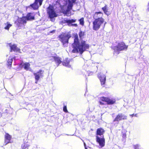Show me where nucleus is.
<instances>
[{"label":"nucleus","mask_w":149,"mask_h":149,"mask_svg":"<svg viewBox=\"0 0 149 149\" xmlns=\"http://www.w3.org/2000/svg\"><path fill=\"white\" fill-rule=\"evenodd\" d=\"M74 40L72 44V48L73 49L72 52L73 53H79L82 54L86 49L89 48V45L86 43L85 40H82L79 42L78 36L77 33H75L74 36Z\"/></svg>","instance_id":"f257e3e1"},{"label":"nucleus","mask_w":149,"mask_h":149,"mask_svg":"<svg viewBox=\"0 0 149 149\" xmlns=\"http://www.w3.org/2000/svg\"><path fill=\"white\" fill-rule=\"evenodd\" d=\"M103 14L101 11L95 12L93 15L94 20L93 22V30L97 31L104 22V19L103 18Z\"/></svg>","instance_id":"f03ea898"},{"label":"nucleus","mask_w":149,"mask_h":149,"mask_svg":"<svg viewBox=\"0 0 149 149\" xmlns=\"http://www.w3.org/2000/svg\"><path fill=\"white\" fill-rule=\"evenodd\" d=\"M99 101L100 104L101 105H104V104L102 102H106L108 105H112L116 103V99L114 98H110L108 97H100Z\"/></svg>","instance_id":"7ed1b4c3"},{"label":"nucleus","mask_w":149,"mask_h":149,"mask_svg":"<svg viewBox=\"0 0 149 149\" xmlns=\"http://www.w3.org/2000/svg\"><path fill=\"white\" fill-rule=\"evenodd\" d=\"M128 47V46L126 45L124 42H118L117 45L113 47L112 48L115 52H118L119 54L121 51L127 50Z\"/></svg>","instance_id":"20e7f679"},{"label":"nucleus","mask_w":149,"mask_h":149,"mask_svg":"<svg viewBox=\"0 0 149 149\" xmlns=\"http://www.w3.org/2000/svg\"><path fill=\"white\" fill-rule=\"evenodd\" d=\"M70 34H66L63 33L58 36V38L59 40L61 41L63 45L68 44L69 42V40L71 37Z\"/></svg>","instance_id":"39448f33"},{"label":"nucleus","mask_w":149,"mask_h":149,"mask_svg":"<svg viewBox=\"0 0 149 149\" xmlns=\"http://www.w3.org/2000/svg\"><path fill=\"white\" fill-rule=\"evenodd\" d=\"M43 1L44 0H35L34 2L31 4L29 6V7H31L34 10H37L39 8V7L42 5Z\"/></svg>","instance_id":"423d86ee"},{"label":"nucleus","mask_w":149,"mask_h":149,"mask_svg":"<svg viewBox=\"0 0 149 149\" xmlns=\"http://www.w3.org/2000/svg\"><path fill=\"white\" fill-rule=\"evenodd\" d=\"M127 118V116L123 113H120L117 115L113 119V122H117V124L119 123L120 121L126 120Z\"/></svg>","instance_id":"0eeeda50"},{"label":"nucleus","mask_w":149,"mask_h":149,"mask_svg":"<svg viewBox=\"0 0 149 149\" xmlns=\"http://www.w3.org/2000/svg\"><path fill=\"white\" fill-rule=\"evenodd\" d=\"M26 23L27 21L24 16L18 18L15 22L18 27H21L22 25L24 26Z\"/></svg>","instance_id":"6e6552de"},{"label":"nucleus","mask_w":149,"mask_h":149,"mask_svg":"<svg viewBox=\"0 0 149 149\" xmlns=\"http://www.w3.org/2000/svg\"><path fill=\"white\" fill-rule=\"evenodd\" d=\"M96 140L97 143L99 144L101 148H102L105 146V139L104 136H101V137H99L98 136H96Z\"/></svg>","instance_id":"1a4fd4ad"},{"label":"nucleus","mask_w":149,"mask_h":149,"mask_svg":"<svg viewBox=\"0 0 149 149\" xmlns=\"http://www.w3.org/2000/svg\"><path fill=\"white\" fill-rule=\"evenodd\" d=\"M49 17L50 19H52L57 17V15L55 11L54 8L52 7H49L47 11Z\"/></svg>","instance_id":"9d476101"},{"label":"nucleus","mask_w":149,"mask_h":149,"mask_svg":"<svg viewBox=\"0 0 149 149\" xmlns=\"http://www.w3.org/2000/svg\"><path fill=\"white\" fill-rule=\"evenodd\" d=\"M44 72L43 70H40L38 72L33 73L35 76V78L36 80L35 83L37 84L38 81L39 80L40 77L43 76V73Z\"/></svg>","instance_id":"9b49d317"},{"label":"nucleus","mask_w":149,"mask_h":149,"mask_svg":"<svg viewBox=\"0 0 149 149\" xmlns=\"http://www.w3.org/2000/svg\"><path fill=\"white\" fill-rule=\"evenodd\" d=\"M8 45L10 47V52L14 51L18 52L19 53H21L20 49L17 47V45L16 44H13L12 45L11 43H9Z\"/></svg>","instance_id":"f8f14e48"},{"label":"nucleus","mask_w":149,"mask_h":149,"mask_svg":"<svg viewBox=\"0 0 149 149\" xmlns=\"http://www.w3.org/2000/svg\"><path fill=\"white\" fill-rule=\"evenodd\" d=\"M12 136L8 133H6L4 136V145L6 146L9 143H13L11 140Z\"/></svg>","instance_id":"ddd939ff"},{"label":"nucleus","mask_w":149,"mask_h":149,"mask_svg":"<svg viewBox=\"0 0 149 149\" xmlns=\"http://www.w3.org/2000/svg\"><path fill=\"white\" fill-rule=\"evenodd\" d=\"M98 77L100 80L101 85L103 87H104L106 81L105 76L104 75L99 74L98 75Z\"/></svg>","instance_id":"4468645a"},{"label":"nucleus","mask_w":149,"mask_h":149,"mask_svg":"<svg viewBox=\"0 0 149 149\" xmlns=\"http://www.w3.org/2000/svg\"><path fill=\"white\" fill-rule=\"evenodd\" d=\"M24 17L26 21H31L35 19L34 15L31 13H28Z\"/></svg>","instance_id":"2eb2a0df"},{"label":"nucleus","mask_w":149,"mask_h":149,"mask_svg":"<svg viewBox=\"0 0 149 149\" xmlns=\"http://www.w3.org/2000/svg\"><path fill=\"white\" fill-rule=\"evenodd\" d=\"M105 130L101 127L98 128L96 130V136H102L105 132Z\"/></svg>","instance_id":"dca6fc26"},{"label":"nucleus","mask_w":149,"mask_h":149,"mask_svg":"<svg viewBox=\"0 0 149 149\" xmlns=\"http://www.w3.org/2000/svg\"><path fill=\"white\" fill-rule=\"evenodd\" d=\"M30 65V64L29 63L27 62L24 63L23 62H22L20 63L19 65V67L22 68L24 66V68L26 70H29Z\"/></svg>","instance_id":"f3484780"},{"label":"nucleus","mask_w":149,"mask_h":149,"mask_svg":"<svg viewBox=\"0 0 149 149\" xmlns=\"http://www.w3.org/2000/svg\"><path fill=\"white\" fill-rule=\"evenodd\" d=\"M56 63H57L58 65L60 64L62 61L61 60V58L59 57L56 56H53V57Z\"/></svg>","instance_id":"a211bd4d"},{"label":"nucleus","mask_w":149,"mask_h":149,"mask_svg":"<svg viewBox=\"0 0 149 149\" xmlns=\"http://www.w3.org/2000/svg\"><path fill=\"white\" fill-rule=\"evenodd\" d=\"M102 9L103 10L104 13L108 15H109L110 14V13L108 11V8L107 6L106 5L104 7L102 8Z\"/></svg>","instance_id":"6ab92c4d"},{"label":"nucleus","mask_w":149,"mask_h":149,"mask_svg":"<svg viewBox=\"0 0 149 149\" xmlns=\"http://www.w3.org/2000/svg\"><path fill=\"white\" fill-rule=\"evenodd\" d=\"M30 145L28 142H24L21 145V148L22 149H28Z\"/></svg>","instance_id":"aec40b11"},{"label":"nucleus","mask_w":149,"mask_h":149,"mask_svg":"<svg viewBox=\"0 0 149 149\" xmlns=\"http://www.w3.org/2000/svg\"><path fill=\"white\" fill-rule=\"evenodd\" d=\"M13 61V60L12 58H9L7 60V65L8 67H9L10 68L11 67Z\"/></svg>","instance_id":"412c9836"},{"label":"nucleus","mask_w":149,"mask_h":149,"mask_svg":"<svg viewBox=\"0 0 149 149\" xmlns=\"http://www.w3.org/2000/svg\"><path fill=\"white\" fill-rule=\"evenodd\" d=\"M73 6L72 3L71 2V1H69V4L68 6V9L69 10H71L72 9Z\"/></svg>","instance_id":"4be33fe9"},{"label":"nucleus","mask_w":149,"mask_h":149,"mask_svg":"<svg viewBox=\"0 0 149 149\" xmlns=\"http://www.w3.org/2000/svg\"><path fill=\"white\" fill-rule=\"evenodd\" d=\"M69 61L68 60H64L62 63V64L63 65L68 66L69 64Z\"/></svg>","instance_id":"5701e85b"},{"label":"nucleus","mask_w":149,"mask_h":149,"mask_svg":"<svg viewBox=\"0 0 149 149\" xmlns=\"http://www.w3.org/2000/svg\"><path fill=\"white\" fill-rule=\"evenodd\" d=\"M80 24L82 26H83L84 24V18L83 17H82L79 20Z\"/></svg>","instance_id":"b1692460"},{"label":"nucleus","mask_w":149,"mask_h":149,"mask_svg":"<svg viewBox=\"0 0 149 149\" xmlns=\"http://www.w3.org/2000/svg\"><path fill=\"white\" fill-rule=\"evenodd\" d=\"M7 25L4 27V29H5L8 30L9 28L11 26H12V25L8 23V22H7Z\"/></svg>","instance_id":"393cba45"},{"label":"nucleus","mask_w":149,"mask_h":149,"mask_svg":"<svg viewBox=\"0 0 149 149\" xmlns=\"http://www.w3.org/2000/svg\"><path fill=\"white\" fill-rule=\"evenodd\" d=\"M79 35L80 38H81L84 36V32L82 31H81L79 32Z\"/></svg>","instance_id":"a878e982"},{"label":"nucleus","mask_w":149,"mask_h":149,"mask_svg":"<svg viewBox=\"0 0 149 149\" xmlns=\"http://www.w3.org/2000/svg\"><path fill=\"white\" fill-rule=\"evenodd\" d=\"M69 20H64L62 21V22L64 24H65L67 23L68 24V25L69 26H70V25L69 23Z\"/></svg>","instance_id":"bb28decb"},{"label":"nucleus","mask_w":149,"mask_h":149,"mask_svg":"<svg viewBox=\"0 0 149 149\" xmlns=\"http://www.w3.org/2000/svg\"><path fill=\"white\" fill-rule=\"evenodd\" d=\"M63 110L65 113H67L68 112V111L67 110V106L66 105H65L64 104V107H63Z\"/></svg>","instance_id":"cd10ccee"},{"label":"nucleus","mask_w":149,"mask_h":149,"mask_svg":"<svg viewBox=\"0 0 149 149\" xmlns=\"http://www.w3.org/2000/svg\"><path fill=\"white\" fill-rule=\"evenodd\" d=\"M133 146L134 149H140V146L139 144L134 145Z\"/></svg>","instance_id":"c85d7f7f"},{"label":"nucleus","mask_w":149,"mask_h":149,"mask_svg":"<svg viewBox=\"0 0 149 149\" xmlns=\"http://www.w3.org/2000/svg\"><path fill=\"white\" fill-rule=\"evenodd\" d=\"M76 19H71V20H69V23H70V24L71 23L73 22H74L76 21Z\"/></svg>","instance_id":"c756f323"},{"label":"nucleus","mask_w":149,"mask_h":149,"mask_svg":"<svg viewBox=\"0 0 149 149\" xmlns=\"http://www.w3.org/2000/svg\"><path fill=\"white\" fill-rule=\"evenodd\" d=\"M68 10H66L63 12V13L65 14V15H67L68 12Z\"/></svg>","instance_id":"7c9ffc66"},{"label":"nucleus","mask_w":149,"mask_h":149,"mask_svg":"<svg viewBox=\"0 0 149 149\" xmlns=\"http://www.w3.org/2000/svg\"><path fill=\"white\" fill-rule=\"evenodd\" d=\"M122 137L123 138H125L126 137V133H124L123 134Z\"/></svg>","instance_id":"2f4dec72"},{"label":"nucleus","mask_w":149,"mask_h":149,"mask_svg":"<svg viewBox=\"0 0 149 149\" xmlns=\"http://www.w3.org/2000/svg\"><path fill=\"white\" fill-rule=\"evenodd\" d=\"M74 26L76 27H77V24H72L71 25L70 24V26Z\"/></svg>","instance_id":"473e14b6"},{"label":"nucleus","mask_w":149,"mask_h":149,"mask_svg":"<svg viewBox=\"0 0 149 149\" xmlns=\"http://www.w3.org/2000/svg\"><path fill=\"white\" fill-rule=\"evenodd\" d=\"M55 30H53L52 31H50V33H54V32H55Z\"/></svg>","instance_id":"72a5a7b5"},{"label":"nucleus","mask_w":149,"mask_h":149,"mask_svg":"<svg viewBox=\"0 0 149 149\" xmlns=\"http://www.w3.org/2000/svg\"><path fill=\"white\" fill-rule=\"evenodd\" d=\"M72 3H74L76 1L75 0H71Z\"/></svg>","instance_id":"f704fd0d"},{"label":"nucleus","mask_w":149,"mask_h":149,"mask_svg":"<svg viewBox=\"0 0 149 149\" xmlns=\"http://www.w3.org/2000/svg\"><path fill=\"white\" fill-rule=\"evenodd\" d=\"M134 114H131L130 115V116L131 117H132L133 116H134Z\"/></svg>","instance_id":"c9c22d12"},{"label":"nucleus","mask_w":149,"mask_h":149,"mask_svg":"<svg viewBox=\"0 0 149 149\" xmlns=\"http://www.w3.org/2000/svg\"><path fill=\"white\" fill-rule=\"evenodd\" d=\"M106 22H105V23L104 24V25L106 24Z\"/></svg>","instance_id":"e433bc0d"},{"label":"nucleus","mask_w":149,"mask_h":149,"mask_svg":"<svg viewBox=\"0 0 149 149\" xmlns=\"http://www.w3.org/2000/svg\"><path fill=\"white\" fill-rule=\"evenodd\" d=\"M85 149H87V148H86Z\"/></svg>","instance_id":"4c0bfd02"}]
</instances>
